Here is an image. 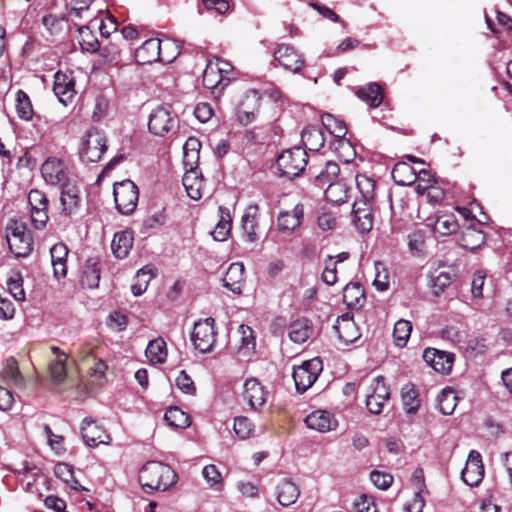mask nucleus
I'll return each mask as SVG.
<instances>
[{"label": "nucleus", "mask_w": 512, "mask_h": 512, "mask_svg": "<svg viewBox=\"0 0 512 512\" xmlns=\"http://www.w3.org/2000/svg\"><path fill=\"white\" fill-rule=\"evenodd\" d=\"M425 232L415 230L408 234V248L413 255H421L425 249Z\"/></svg>", "instance_id": "864d4df0"}, {"label": "nucleus", "mask_w": 512, "mask_h": 512, "mask_svg": "<svg viewBox=\"0 0 512 512\" xmlns=\"http://www.w3.org/2000/svg\"><path fill=\"white\" fill-rule=\"evenodd\" d=\"M484 477V465L479 452L472 450L468 455L461 478L470 487H476Z\"/></svg>", "instance_id": "ddd939ff"}, {"label": "nucleus", "mask_w": 512, "mask_h": 512, "mask_svg": "<svg viewBox=\"0 0 512 512\" xmlns=\"http://www.w3.org/2000/svg\"><path fill=\"white\" fill-rule=\"evenodd\" d=\"M81 35L80 45L83 50L88 52H95L99 48V43L93 35L90 34V30L87 26H81L78 28Z\"/></svg>", "instance_id": "4d7b16f0"}, {"label": "nucleus", "mask_w": 512, "mask_h": 512, "mask_svg": "<svg viewBox=\"0 0 512 512\" xmlns=\"http://www.w3.org/2000/svg\"><path fill=\"white\" fill-rule=\"evenodd\" d=\"M423 359L436 372L448 374L453 366L454 354L435 348H427L423 352Z\"/></svg>", "instance_id": "dca6fc26"}, {"label": "nucleus", "mask_w": 512, "mask_h": 512, "mask_svg": "<svg viewBox=\"0 0 512 512\" xmlns=\"http://www.w3.org/2000/svg\"><path fill=\"white\" fill-rule=\"evenodd\" d=\"M276 163L282 175L293 178L299 176L306 167L308 155L305 149L297 146L283 151Z\"/></svg>", "instance_id": "423d86ee"}, {"label": "nucleus", "mask_w": 512, "mask_h": 512, "mask_svg": "<svg viewBox=\"0 0 512 512\" xmlns=\"http://www.w3.org/2000/svg\"><path fill=\"white\" fill-rule=\"evenodd\" d=\"M261 96L256 90H248L237 107V117L242 125L252 123L259 112Z\"/></svg>", "instance_id": "f8f14e48"}, {"label": "nucleus", "mask_w": 512, "mask_h": 512, "mask_svg": "<svg viewBox=\"0 0 512 512\" xmlns=\"http://www.w3.org/2000/svg\"><path fill=\"white\" fill-rule=\"evenodd\" d=\"M233 429L239 438L246 439L253 431V424L246 417H236Z\"/></svg>", "instance_id": "052dcab7"}, {"label": "nucleus", "mask_w": 512, "mask_h": 512, "mask_svg": "<svg viewBox=\"0 0 512 512\" xmlns=\"http://www.w3.org/2000/svg\"><path fill=\"white\" fill-rule=\"evenodd\" d=\"M44 180L51 185H61L67 182L65 164L58 158H48L41 167Z\"/></svg>", "instance_id": "6ab92c4d"}, {"label": "nucleus", "mask_w": 512, "mask_h": 512, "mask_svg": "<svg viewBox=\"0 0 512 512\" xmlns=\"http://www.w3.org/2000/svg\"><path fill=\"white\" fill-rule=\"evenodd\" d=\"M7 287L11 295L17 301L25 300V291L23 289V277L20 272L13 271L7 279Z\"/></svg>", "instance_id": "603ef678"}, {"label": "nucleus", "mask_w": 512, "mask_h": 512, "mask_svg": "<svg viewBox=\"0 0 512 512\" xmlns=\"http://www.w3.org/2000/svg\"><path fill=\"white\" fill-rule=\"evenodd\" d=\"M244 265L241 262H234L228 267L223 278L224 286L235 294L242 292L244 283Z\"/></svg>", "instance_id": "a878e982"}, {"label": "nucleus", "mask_w": 512, "mask_h": 512, "mask_svg": "<svg viewBox=\"0 0 512 512\" xmlns=\"http://www.w3.org/2000/svg\"><path fill=\"white\" fill-rule=\"evenodd\" d=\"M177 481L175 471L167 464L148 461L139 471V482L151 491H166Z\"/></svg>", "instance_id": "f257e3e1"}, {"label": "nucleus", "mask_w": 512, "mask_h": 512, "mask_svg": "<svg viewBox=\"0 0 512 512\" xmlns=\"http://www.w3.org/2000/svg\"><path fill=\"white\" fill-rule=\"evenodd\" d=\"M100 281V268L94 259H88L82 269L80 282L83 287L97 288Z\"/></svg>", "instance_id": "c9c22d12"}, {"label": "nucleus", "mask_w": 512, "mask_h": 512, "mask_svg": "<svg viewBox=\"0 0 512 512\" xmlns=\"http://www.w3.org/2000/svg\"><path fill=\"white\" fill-rule=\"evenodd\" d=\"M202 475L211 488L219 489L221 487L222 475L215 465H206L202 470Z\"/></svg>", "instance_id": "6e6d98bb"}, {"label": "nucleus", "mask_w": 512, "mask_h": 512, "mask_svg": "<svg viewBox=\"0 0 512 512\" xmlns=\"http://www.w3.org/2000/svg\"><path fill=\"white\" fill-rule=\"evenodd\" d=\"M305 424L309 429L326 433L335 430L338 421L332 413L325 410H316L305 418Z\"/></svg>", "instance_id": "412c9836"}, {"label": "nucleus", "mask_w": 512, "mask_h": 512, "mask_svg": "<svg viewBox=\"0 0 512 512\" xmlns=\"http://www.w3.org/2000/svg\"><path fill=\"white\" fill-rule=\"evenodd\" d=\"M301 140L305 148L310 151H319L325 143V138L320 127L308 125L301 134Z\"/></svg>", "instance_id": "7c9ffc66"}, {"label": "nucleus", "mask_w": 512, "mask_h": 512, "mask_svg": "<svg viewBox=\"0 0 512 512\" xmlns=\"http://www.w3.org/2000/svg\"><path fill=\"white\" fill-rule=\"evenodd\" d=\"M107 150V137L105 132L92 127L80 138L78 154L85 163H95L101 160Z\"/></svg>", "instance_id": "7ed1b4c3"}, {"label": "nucleus", "mask_w": 512, "mask_h": 512, "mask_svg": "<svg viewBox=\"0 0 512 512\" xmlns=\"http://www.w3.org/2000/svg\"><path fill=\"white\" fill-rule=\"evenodd\" d=\"M155 276V269L150 266L146 265L140 270L137 271V274L135 276V283L131 286V291L134 296H140L143 294L147 287L149 282L154 278Z\"/></svg>", "instance_id": "ea45409f"}, {"label": "nucleus", "mask_w": 512, "mask_h": 512, "mask_svg": "<svg viewBox=\"0 0 512 512\" xmlns=\"http://www.w3.org/2000/svg\"><path fill=\"white\" fill-rule=\"evenodd\" d=\"M276 492L279 504L285 507L294 504L300 495L298 486L289 479L280 481Z\"/></svg>", "instance_id": "c756f323"}, {"label": "nucleus", "mask_w": 512, "mask_h": 512, "mask_svg": "<svg viewBox=\"0 0 512 512\" xmlns=\"http://www.w3.org/2000/svg\"><path fill=\"white\" fill-rule=\"evenodd\" d=\"M427 221V225L432 227L434 234L439 236L451 235L459 227L455 215L449 213H437L434 217H429Z\"/></svg>", "instance_id": "b1692460"}, {"label": "nucleus", "mask_w": 512, "mask_h": 512, "mask_svg": "<svg viewBox=\"0 0 512 512\" xmlns=\"http://www.w3.org/2000/svg\"><path fill=\"white\" fill-rule=\"evenodd\" d=\"M356 94L373 108L378 107L383 101V95L377 83H370L368 86L359 89Z\"/></svg>", "instance_id": "79ce46f5"}, {"label": "nucleus", "mask_w": 512, "mask_h": 512, "mask_svg": "<svg viewBox=\"0 0 512 512\" xmlns=\"http://www.w3.org/2000/svg\"><path fill=\"white\" fill-rule=\"evenodd\" d=\"M214 319L208 317L199 320L194 324L191 340L197 350L201 353L212 351L216 343V331L214 328Z\"/></svg>", "instance_id": "6e6552de"}, {"label": "nucleus", "mask_w": 512, "mask_h": 512, "mask_svg": "<svg viewBox=\"0 0 512 512\" xmlns=\"http://www.w3.org/2000/svg\"><path fill=\"white\" fill-rule=\"evenodd\" d=\"M323 126L336 138L342 139L347 133V128L342 120L337 119L331 114L322 116Z\"/></svg>", "instance_id": "8fccbe9b"}, {"label": "nucleus", "mask_w": 512, "mask_h": 512, "mask_svg": "<svg viewBox=\"0 0 512 512\" xmlns=\"http://www.w3.org/2000/svg\"><path fill=\"white\" fill-rule=\"evenodd\" d=\"M370 480L381 490H387L393 483V476L381 471L374 470L370 473Z\"/></svg>", "instance_id": "e2e57ef3"}, {"label": "nucleus", "mask_w": 512, "mask_h": 512, "mask_svg": "<svg viewBox=\"0 0 512 512\" xmlns=\"http://www.w3.org/2000/svg\"><path fill=\"white\" fill-rule=\"evenodd\" d=\"M343 301L351 308L363 306L365 303L363 287L359 283H348L343 289Z\"/></svg>", "instance_id": "e433bc0d"}, {"label": "nucleus", "mask_w": 512, "mask_h": 512, "mask_svg": "<svg viewBox=\"0 0 512 512\" xmlns=\"http://www.w3.org/2000/svg\"><path fill=\"white\" fill-rule=\"evenodd\" d=\"M389 398L390 390L385 383L384 377L377 376L373 378L366 393V406L368 410L373 414H380Z\"/></svg>", "instance_id": "9d476101"}, {"label": "nucleus", "mask_w": 512, "mask_h": 512, "mask_svg": "<svg viewBox=\"0 0 512 512\" xmlns=\"http://www.w3.org/2000/svg\"><path fill=\"white\" fill-rule=\"evenodd\" d=\"M497 25L499 26V28L495 27L494 24H492V22L487 19V24L490 28V30L494 33V34H500L502 32H508L512 26V20L511 18L506 15L505 13H502V12H497Z\"/></svg>", "instance_id": "0e129e2a"}, {"label": "nucleus", "mask_w": 512, "mask_h": 512, "mask_svg": "<svg viewBox=\"0 0 512 512\" xmlns=\"http://www.w3.org/2000/svg\"><path fill=\"white\" fill-rule=\"evenodd\" d=\"M15 109L18 117L24 121H29L33 117V107L29 96L21 89L16 92Z\"/></svg>", "instance_id": "49530a36"}, {"label": "nucleus", "mask_w": 512, "mask_h": 512, "mask_svg": "<svg viewBox=\"0 0 512 512\" xmlns=\"http://www.w3.org/2000/svg\"><path fill=\"white\" fill-rule=\"evenodd\" d=\"M176 386L186 394L194 395L196 393V387L191 377L186 373L185 370L180 371L176 378Z\"/></svg>", "instance_id": "69168bd1"}, {"label": "nucleus", "mask_w": 512, "mask_h": 512, "mask_svg": "<svg viewBox=\"0 0 512 512\" xmlns=\"http://www.w3.org/2000/svg\"><path fill=\"white\" fill-rule=\"evenodd\" d=\"M275 60L286 70L299 72L304 66V59L298 51L290 45H278L274 52Z\"/></svg>", "instance_id": "4468645a"}, {"label": "nucleus", "mask_w": 512, "mask_h": 512, "mask_svg": "<svg viewBox=\"0 0 512 512\" xmlns=\"http://www.w3.org/2000/svg\"><path fill=\"white\" fill-rule=\"evenodd\" d=\"M182 183L191 199L198 200L202 197L203 179L198 170H186Z\"/></svg>", "instance_id": "473e14b6"}, {"label": "nucleus", "mask_w": 512, "mask_h": 512, "mask_svg": "<svg viewBox=\"0 0 512 512\" xmlns=\"http://www.w3.org/2000/svg\"><path fill=\"white\" fill-rule=\"evenodd\" d=\"M74 81L65 74L56 73L54 75L53 91L58 100L67 105L72 102L75 96Z\"/></svg>", "instance_id": "393cba45"}, {"label": "nucleus", "mask_w": 512, "mask_h": 512, "mask_svg": "<svg viewBox=\"0 0 512 512\" xmlns=\"http://www.w3.org/2000/svg\"><path fill=\"white\" fill-rule=\"evenodd\" d=\"M352 221L361 233L369 232L373 227L371 202L355 200L352 207Z\"/></svg>", "instance_id": "a211bd4d"}, {"label": "nucleus", "mask_w": 512, "mask_h": 512, "mask_svg": "<svg viewBox=\"0 0 512 512\" xmlns=\"http://www.w3.org/2000/svg\"><path fill=\"white\" fill-rule=\"evenodd\" d=\"M415 182V190L419 195H424L425 191L435 184L430 172L426 169H421L417 172V179Z\"/></svg>", "instance_id": "bf43d9fd"}, {"label": "nucleus", "mask_w": 512, "mask_h": 512, "mask_svg": "<svg viewBox=\"0 0 512 512\" xmlns=\"http://www.w3.org/2000/svg\"><path fill=\"white\" fill-rule=\"evenodd\" d=\"M325 267L322 272V280L327 285H334L338 278H337V269L335 266V262H333L332 256H327V258L324 261Z\"/></svg>", "instance_id": "680f3d73"}, {"label": "nucleus", "mask_w": 512, "mask_h": 512, "mask_svg": "<svg viewBox=\"0 0 512 512\" xmlns=\"http://www.w3.org/2000/svg\"><path fill=\"white\" fill-rule=\"evenodd\" d=\"M61 186V205L62 211L66 214H72L79 203V189L70 182H65Z\"/></svg>", "instance_id": "c85d7f7f"}, {"label": "nucleus", "mask_w": 512, "mask_h": 512, "mask_svg": "<svg viewBox=\"0 0 512 512\" xmlns=\"http://www.w3.org/2000/svg\"><path fill=\"white\" fill-rule=\"evenodd\" d=\"M304 207L301 203L294 206L291 211H280L277 217V230L283 234H292L302 223Z\"/></svg>", "instance_id": "2eb2a0df"}, {"label": "nucleus", "mask_w": 512, "mask_h": 512, "mask_svg": "<svg viewBox=\"0 0 512 512\" xmlns=\"http://www.w3.org/2000/svg\"><path fill=\"white\" fill-rule=\"evenodd\" d=\"M164 419L169 426L175 428L184 429L190 425L189 415L176 406H172L166 410Z\"/></svg>", "instance_id": "c03bdc74"}, {"label": "nucleus", "mask_w": 512, "mask_h": 512, "mask_svg": "<svg viewBox=\"0 0 512 512\" xmlns=\"http://www.w3.org/2000/svg\"><path fill=\"white\" fill-rule=\"evenodd\" d=\"M81 434L84 442L89 447H97L100 444H109L110 442V437L105 430L89 418L83 420Z\"/></svg>", "instance_id": "aec40b11"}, {"label": "nucleus", "mask_w": 512, "mask_h": 512, "mask_svg": "<svg viewBox=\"0 0 512 512\" xmlns=\"http://www.w3.org/2000/svg\"><path fill=\"white\" fill-rule=\"evenodd\" d=\"M412 324L405 319L398 320L394 325L393 337L399 347H404L410 337Z\"/></svg>", "instance_id": "3c124183"}, {"label": "nucleus", "mask_w": 512, "mask_h": 512, "mask_svg": "<svg viewBox=\"0 0 512 512\" xmlns=\"http://www.w3.org/2000/svg\"><path fill=\"white\" fill-rule=\"evenodd\" d=\"M348 188L342 181L330 183L325 190V198L333 204H342L347 200Z\"/></svg>", "instance_id": "a18cd8bd"}, {"label": "nucleus", "mask_w": 512, "mask_h": 512, "mask_svg": "<svg viewBox=\"0 0 512 512\" xmlns=\"http://www.w3.org/2000/svg\"><path fill=\"white\" fill-rule=\"evenodd\" d=\"M113 195L117 210L125 215L135 211L139 198V190L136 184L126 179L114 184Z\"/></svg>", "instance_id": "0eeeda50"}, {"label": "nucleus", "mask_w": 512, "mask_h": 512, "mask_svg": "<svg viewBox=\"0 0 512 512\" xmlns=\"http://www.w3.org/2000/svg\"><path fill=\"white\" fill-rule=\"evenodd\" d=\"M439 411L444 415H451L457 405V396L455 392L446 388L437 397Z\"/></svg>", "instance_id": "de8ad7c7"}, {"label": "nucleus", "mask_w": 512, "mask_h": 512, "mask_svg": "<svg viewBox=\"0 0 512 512\" xmlns=\"http://www.w3.org/2000/svg\"><path fill=\"white\" fill-rule=\"evenodd\" d=\"M243 397L251 408L257 409L265 404L268 391L265 390L264 386L257 379L250 378L244 383Z\"/></svg>", "instance_id": "5701e85b"}, {"label": "nucleus", "mask_w": 512, "mask_h": 512, "mask_svg": "<svg viewBox=\"0 0 512 512\" xmlns=\"http://www.w3.org/2000/svg\"><path fill=\"white\" fill-rule=\"evenodd\" d=\"M147 359L152 364H163L167 359L166 342L162 338L151 340L145 351Z\"/></svg>", "instance_id": "4c0bfd02"}, {"label": "nucleus", "mask_w": 512, "mask_h": 512, "mask_svg": "<svg viewBox=\"0 0 512 512\" xmlns=\"http://www.w3.org/2000/svg\"><path fill=\"white\" fill-rule=\"evenodd\" d=\"M176 121V116L168 107L159 106L149 116L148 129L155 136H164L175 126Z\"/></svg>", "instance_id": "9b49d317"}, {"label": "nucleus", "mask_w": 512, "mask_h": 512, "mask_svg": "<svg viewBox=\"0 0 512 512\" xmlns=\"http://www.w3.org/2000/svg\"><path fill=\"white\" fill-rule=\"evenodd\" d=\"M310 171L315 177L316 183L320 186H324L326 184L329 185L330 183L335 182L334 180L340 173V167L336 162L329 161L319 172L312 171L311 168Z\"/></svg>", "instance_id": "a19ab883"}, {"label": "nucleus", "mask_w": 512, "mask_h": 512, "mask_svg": "<svg viewBox=\"0 0 512 512\" xmlns=\"http://www.w3.org/2000/svg\"><path fill=\"white\" fill-rule=\"evenodd\" d=\"M172 46L173 42L170 40L162 41L157 38L148 39L136 49V61L140 64H150L156 61L171 62L175 59V56L165 55L164 49Z\"/></svg>", "instance_id": "39448f33"}, {"label": "nucleus", "mask_w": 512, "mask_h": 512, "mask_svg": "<svg viewBox=\"0 0 512 512\" xmlns=\"http://www.w3.org/2000/svg\"><path fill=\"white\" fill-rule=\"evenodd\" d=\"M50 350L55 358L48 364L49 377L54 384L59 385L62 384L67 377V360L69 356L58 346H51Z\"/></svg>", "instance_id": "f3484780"}, {"label": "nucleus", "mask_w": 512, "mask_h": 512, "mask_svg": "<svg viewBox=\"0 0 512 512\" xmlns=\"http://www.w3.org/2000/svg\"><path fill=\"white\" fill-rule=\"evenodd\" d=\"M355 182L360 193V198L358 200L372 202L375 198V181L366 175L357 174Z\"/></svg>", "instance_id": "37998d69"}, {"label": "nucleus", "mask_w": 512, "mask_h": 512, "mask_svg": "<svg viewBox=\"0 0 512 512\" xmlns=\"http://www.w3.org/2000/svg\"><path fill=\"white\" fill-rule=\"evenodd\" d=\"M64 17H57L55 15H46L42 18L43 25L47 28L50 34H58L62 30V25L64 23Z\"/></svg>", "instance_id": "338daca9"}, {"label": "nucleus", "mask_w": 512, "mask_h": 512, "mask_svg": "<svg viewBox=\"0 0 512 512\" xmlns=\"http://www.w3.org/2000/svg\"><path fill=\"white\" fill-rule=\"evenodd\" d=\"M257 213V205H250L246 208L241 220L243 236L246 241L251 243L258 239L256 233L258 228Z\"/></svg>", "instance_id": "cd10ccee"}, {"label": "nucleus", "mask_w": 512, "mask_h": 512, "mask_svg": "<svg viewBox=\"0 0 512 512\" xmlns=\"http://www.w3.org/2000/svg\"><path fill=\"white\" fill-rule=\"evenodd\" d=\"M373 285L378 291H385L389 287L388 272L381 262H375V278Z\"/></svg>", "instance_id": "13d9d810"}, {"label": "nucleus", "mask_w": 512, "mask_h": 512, "mask_svg": "<svg viewBox=\"0 0 512 512\" xmlns=\"http://www.w3.org/2000/svg\"><path fill=\"white\" fill-rule=\"evenodd\" d=\"M133 245V234L130 231H119L114 234L111 249L113 254L119 258L124 259L129 254Z\"/></svg>", "instance_id": "2f4dec72"}, {"label": "nucleus", "mask_w": 512, "mask_h": 512, "mask_svg": "<svg viewBox=\"0 0 512 512\" xmlns=\"http://www.w3.org/2000/svg\"><path fill=\"white\" fill-rule=\"evenodd\" d=\"M391 174L394 182L400 186L412 185L417 179V172L406 162L396 163Z\"/></svg>", "instance_id": "72a5a7b5"}, {"label": "nucleus", "mask_w": 512, "mask_h": 512, "mask_svg": "<svg viewBox=\"0 0 512 512\" xmlns=\"http://www.w3.org/2000/svg\"><path fill=\"white\" fill-rule=\"evenodd\" d=\"M220 219L215 226L214 230L211 232V235L216 241H225L231 229V215L229 209L224 208L222 206L219 207Z\"/></svg>", "instance_id": "58836bf2"}, {"label": "nucleus", "mask_w": 512, "mask_h": 512, "mask_svg": "<svg viewBox=\"0 0 512 512\" xmlns=\"http://www.w3.org/2000/svg\"><path fill=\"white\" fill-rule=\"evenodd\" d=\"M312 332L311 322L306 318H300L290 324L288 335L293 342L302 344L309 339Z\"/></svg>", "instance_id": "f704fd0d"}, {"label": "nucleus", "mask_w": 512, "mask_h": 512, "mask_svg": "<svg viewBox=\"0 0 512 512\" xmlns=\"http://www.w3.org/2000/svg\"><path fill=\"white\" fill-rule=\"evenodd\" d=\"M233 67L230 63L219 59L209 60L203 72L202 82L211 90L215 98L220 97L231 83Z\"/></svg>", "instance_id": "f03ea898"}, {"label": "nucleus", "mask_w": 512, "mask_h": 512, "mask_svg": "<svg viewBox=\"0 0 512 512\" xmlns=\"http://www.w3.org/2000/svg\"><path fill=\"white\" fill-rule=\"evenodd\" d=\"M353 506L357 512H377L372 498L366 495L359 496V498L353 503Z\"/></svg>", "instance_id": "774afa93"}, {"label": "nucleus", "mask_w": 512, "mask_h": 512, "mask_svg": "<svg viewBox=\"0 0 512 512\" xmlns=\"http://www.w3.org/2000/svg\"><path fill=\"white\" fill-rule=\"evenodd\" d=\"M322 371V362L319 358L304 361L300 366L294 368L293 379L296 390L304 393L316 381Z\"/></svg>", "instance_id": "1a4fd4ad"}, {"label": "nucleus", "mask_w": 512, "mask_h": 512, "mask_svg": "<svg viewBox=\"0 0 512 512\" xmlns=\"http://www.w3.org/2000/svg\"><path fill=\"white\" fill-rule=\"evenodd\" d=\"M485 243V233L480 229V222H472L462 229L458 244L468 250H475Z\"/></svg>", "instance_id": "4be33fe9"}, {"label": "nucleus", "mask_w": 512, "mask_h": 512, "mask_svg": "<svg viewBox=\"0 0 512 512\" xmlns=\"http://www.w3.org/2000/svg\"><path fill=\"white\" fill-rule=\"evenodd\" d=\"M6 239L10 251L16 257H26L32 251V236L25 224L11 219L6 227Z\"/></svg>", "instance_id": "20e7f679"}, {"label": "nucleus", "mask_w": 512, "mask_h": 512, "mask_svg": "<svg viewBox=\"0 0 512 512\" xmlns=\"http://www.w3.org/2000/svg\"><path fill=\"white\" fill-rule=\"evenodd\" d=\"M486 347V339L480 336H472L465 342V351L470 357L484 353Z\"/></svg>", "instance_id": "5fc2aeb1"}, {"label": "nucleus", "mask_w": 512, "mask_h": 512, "mask_svg": "<svg viewBox=\"0 0 512 512\" xmlns=\"http://www.w3.org/2000/svg\"><path fill=\"white\" fill-rule=\"evenodd\" d=\"M334 329L338 334L339 340L346 345L353 343L360 337V332L355 322L347 316L339 317Z\"/></svg>", "instance_id": "bb28decb"}, {"label": "nucleus", "mask_w": 512, "mask_h": 512, "mask_svg": "<svg viewBox=\"0 0 512 512\" xmlns=\"http://www.w3.org/2000/svg\"><path fill=\"white\" fill-rule=\"evenodd\" d=\"M2 373L4 380H6L7 382L12 383L17 387L23 386V377L21 376L15 358L10 357L6 360V364Z\"/></svg>", "instance_id": "09e8293b"}]
</instances>
